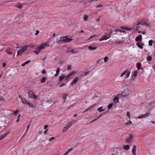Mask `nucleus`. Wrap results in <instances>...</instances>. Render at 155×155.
Returning <instances> with one entry per match:
<instances>
[{"label": "nucleus", "instance_id": "nucleus-63", "mask_svg": "<svg viewBox=\"0 0 155 155\" xmlns=\"http://www.w3.org/2000/svg\"><path fill=\"white\" fill-rule=\"evenodd\" d=\"M48 130V129L46 130L44 132V134H46L47 133V132Z\"/></svg>", "mask_w": 155, "mask_h": 155}, {"label": "nucleus", "instance_id": "nucleus-50", "mask_svg": "<svg viewBox=\"0 0 155 155\" xmlns=\"http://www.w3.org/2000/svg\"><path fill=\"white\" fill-rule=\"evenodd\" d=\"M73 149L72 148H70L67 151V152L69 153L70 151L73 150Z\"/></svg>", "mask_w": 155, "mask_h": 155}, {"label": "nucleus", "instance_id": "nucleus-18", "mask_svg": "<svg viewBox=\"0 0 155 155\" xmlns=\"http://www.w3.org/2000/svg\"><path fill=\"white\" fill-rule=\"evenodd\" d=\"M96 105H97V104L96 103L94 104V105L91 106V107H89L87 109L85 110V111H87L90 110V109L93 108Z\"/></svg>", "mask_w": 155, "mask_h": 155}, {"label": "nucleus", "instance_id": "nucleus-54", "mask_svg": "<svg viewBox=\"0 0 155 155\" xmlns=\"http://www.w3.org/2000/svg\"><path fill=\"white\" fill-rule=\"evenodd\" d=\"M65 84L64 83H63V84H61L59 86V87H63V86H65Z\"/></svg>", "mask_w": 155, "mask_h": 155}, {"label": "nucleus", "instance_id": "nucleus-43", "mask_svg": "<svg viewBox=\"0 0 155 155\" xmlns=\"http://www.w3.org/2000/svg\"><path fill=\"white\" fill-rule=\"evenodd\" d=\"M71 76L70 74L68 75L65 79V80L67 81L70 78Z\"/></svg>", "mask_w": 155, "mask_h": 155}, {"label": "nucleus", "instance_id": "nucleus-64", "mask_svg": "<svg viewBox=\"0 0 155 155\" xmlns=\"http://www.w3.org/2000/svg\"><path fill=\"white\" fill-rule=\"evenodd\" d=\"M48 125H45L44 127V129H46L48 128Z\"/></svg>", "mask_w": 155, "mask_h": 155}, {"label": "nucleus", "instance_id": "nucleus-9", "mask_svg": "<svg viewBox=\"0 0 155 155\" xmlns=\"http://www.w3.org/2000/svg\"><path fill=\"white\" fill-rule=\"evenodd\" d=\"M132 139V136L131 135L127 137L126 139V142L127 143H130L131 142Z\"/></svg>", "mask_w": 155, "mask_h": 155}, {"label": "nucleus", "instance_id": "nucleus-40", "mask_svg": "<svg viewBox=\"0 0 155 155\" xmlns=\"http://www.w3.org/2000/svg\"><path fill=\"white\" fill-rule=\"evenodd\" d=\"M102 38L103 39H106V40L108 39L107 36L106 35H103Z\"/></svg>", "mask_w": 155, "mask_h": 155}, {"label": "nucleus", "instance_id": "nucleus-49", "mask_svg": "<svg viewBox=\"0 0 155 155\" xmlns=\"http://www.w3.org/2000/svg\"><path fill=\"white\" fill-rule=\"evenodd\" d=\"M96 36V35H93V36H91V37H90L88 39V40H90L91 39L93 38V37H95Z\"/></svg>", "mask_w": 155, "mask_h": 155}, {"label": "nucleus", "instance_id": "nucleus-17", "mask_svg": "<svg viewBox=\"0 0 155 155\" xmlns=\"http://www.w3.org/2000/svg\"><path fill=\"white\" fill-rule=\"evenodd\" d=\"M113 101L114 102L116 103H118L119 102V98L118 97L116 96L113 99Z\"/></svg>", "mask_w": 155, "mask_h": 155}, {"label": "nucleus", "instance_id": "nucleus-12", "mask_svg": "<svg viewBox=\"0 0 155 155\" xmlns=\"http://www.w3.org/2000/svg\"><path fill=\"white\" fill-rule=\"evenodd\" d=\"M10 133L8 132L7 133H5L3 135H1L0 136V140H2L3 138H5V137Z\"/></svg>", "mask_w": 155, "mask_h": 155}, {"label": "nucleus", "instance_id": "nucleus-20", "mask_svg": "<svg viewBox=\"0 0 155 155\" xmlns=\"http://www.w3.org/2000/svg\"><path fill=\"white\" fill-rule=\"evenodd\" d=\"M121 28L123 29L124 30H131L132 29V28H129L127 27H121Z\"/></svg>", "mask_w": 155, "mask_h": 155}, {"label": "nucleus", "instance_id": "nucleus-52", "mask_svg": "<svg viewBox=\"0 0 155 155\" xmlns=\"http://www.w3.org/2000/svg\"><path fill=\"white\" fill-rule=\"evenodd\" d=\"M75 74V72L74 71H72L69 74L71 76V75L74 74Z\"/></svg>", "mask_w": 155, "mask_h": 155}, {"label": "nucleus", "instance_id": "nucleus-6", "mask_svg": "<svg viewBox=\"0 0 155 155\" xmlns=\"http://www.w3.org/2000/svg\"><path fill=\"white\" fill-rule=\"evenodd\" d=\"M6 52L9 54L12 55V54L13 49L10 48H9L6 50Z\"/></svg>", "mask_w": 155, "mask_h": 155}, {"label": "nucleus", "instance_id": "nucleus-41", "mask_svg": "<svg viewBox=\"0 0 155 155\" xmlns=\"http://www.w3.org/2000/svg\"><path fill=\"white\" fill-rule=\"evenodd\" d=\"M132 124V122L131 121H130V120H129L128 121V122H127L126 123V125H130V124Z\"/></svg>", "mask_w": 155, "mask_h": 155}, {"label": "nucleus", "instance_id": "nucleus-13", "mask_svg": "<svg viewBox=\"0 0 155 155\" xmlns=\"http://www.w3.org/2000/svg\"><path fill=\"white\" fill-rule=\"evenodd\" d=\"M15 6L17 8L21 9L22 8L23 5L22 4L18 3Z\"/></svg>", "mask_w": 155, "mask_h": 155}, {"label": "nucleus", "instance_id": "nucleus-4", "mask_svg": "<svg viewBox=\"0 0 155 155\" xmlns=\"http://www.w3.org/2000/svg\"><path fill=\"white\" fill-rule=\"evenodd\" d=\"M49 45L47 43H44L40 46L39 47H38L39 50L41 51L42 50L44 49L46 47L49 46Z\"/></svg>", "mask_w": 155, "mask_h": 155}, {"label": "nucleus", "instance_id": "nucleus-16", "mask_svg": "<svg viewBox=\"0 0 155 155\" xmlns=\"http://www.w3.org/2000/svg\"><path fill=\"white\" fill-rule=\"evenodd\" d=\"M120 95H121L124 97H126L128 95L126 91H123L122 92L121 94H120Z\"/></svg>", "mask_w": 155, "mask_h": 155}, {"label": "nucleus", "instance_id": "nucleus-21", "mask_svg": "<svg viewBox=\"0 0 155 155\" xmlns=\"http://www.w3.org/2000/svg\"><path fill=\"white\" fill-rule=\"evenodd\" d=\"M97 48V47H92L91 46L88 47V49L90 50H93L96 49Z\"/></svg>", "mask_w": 155, "mask_h": 155}, {"label": "nucleus", "instance_id": "nucleus-51", "mask_svg": "<svg viewBox=\"0 0 155 155\" xmlns=\"http://www.w3.org/2000/svg\"><path fill=\"white\" fill-rule=\"evenodd\" d=\"M27 104H28V105L30 107H33V105H32L31 104L29 103V102H28Z\"/></svg>", "mask_w": 155, "mask_h": 155}, {"label": "nucleus", "instance_id": "nucleus-28", "mask_svg": "<svg viewBox=\"0 0 155 155\" xmlns=\"http://www.w3.org/2000/svg\"><path fill=\"white\" fill-rule=\"evenodd\" d=\"M65 78V76L64 75H62L60 76L59 78V81H61Z\"/></svg>", "mask_w": 155, "mask_h": 155}, {"label": "nucleus", "instance_id": "nucleus-33", "mask_svg": "<svg viewBox=\"0 0 155 155\" xmlns=\"http://www.w3.org/2000/svg\"><path fill=\"white\" fill-rule=\"evenodd\" d=\"M137 71H135L134 73H133V76L134 77H136L137 75Z\"/></svg>", "mask_w": 155, "mask_h": 155}, {"label": "nucleus", "instance_id": "nucleus-10", "mask_svg": "<svg viewBox=\"0 0 155 155\" xmlns=\"http://www.w3.org/2000/svg\"><path fill=\"white\" fill-rule=\"evenodd\" d=\"M142 40V35H139L137 37L135 38V41H138L139 40Z\"/></svg>", "mask_w": 155, "mask_h": 155}, {"label": "nucleus", "instance_id": "nucleus-57", "mask_svg": "<svg viewBox=\"0 0 155 155\" xmlns=\"http://www.w3.org/2000/svg\"><path fill=\"white\" fill-rule=\"evenodd\" d=\"M106 40V39H103V38L102 37L101 38H100L99 39V40L100 41H101L103 40Z\"/></svg>", "mask_w": 155, "mask_h": 155}, {"label": "nucleus", "instance_id": "nucleus-46", "mask_svg": "<svg viewBox=\"0 0 155 155\" xmlns=\"http://www.w3.org/2000/svg\"><path fill=\"white\" fill-rule=\"evenodd\" d=\"M18 112V110H17L14 112V114L15 116H16Z\"/></svg>", "mask_w": 155, "mask_h": 155}, {"label": "nucleus", "instance_id": "nucleus-44", "mask_svg": "<svg viewBox=\"0 0 155 155\" xmlns=\"http://www.w3.org/2000/svg\"><path fill=\"white\" fill-rule=\"evenodd\" d=\"M130 114L129 112L127 111V115L129 118H130Z\"/></svg>", "mask_w": 155, "mask_h": 155}, {"label": "nucleus", "instance_id": "nucleus-55", "mask_svg": "<svg viewBox=\"0 0 155 155\" xmlns=\"http://www.w3.org/2000/svg\"><path fill=\"white\" fill-rule=\"evenodd\" d=\"M39 31L38 30H37L36 31V33H35V35H37L39 33Z\"/></svg>", "mask_w": 155, "mask_h": 155}, {"label": "nucleus", "instance_id": "nucleus-37", "mask_svg": "<svg viewBox=\"0 0 155 155\" xmlns=\"http://www.w3.org/2000/svg\"><path fill=\"white\" fill-rule=\"evenodd\" d=\"M88 18V16L86 15H84V21H86Z\"/></svg>", "mask_w": 155, "mask_h": 155}, {"label": "nucleus", "instance_id": "nucleus-26", "mask_svg": "<svg viewBox=\"0 0 155 155\" xmlns=\"http://www.w3.org/2000/svg\"><path fill=\"white\" fill-rule=\"evenodd\" d=\"M103 107H100L99 108H98L97 109V110L100 112H101L102 111H104L105 110L104 109H102V108Z\"/></svg>", "mask_w": 155, "mask_h": 155}, {"label": "nucleus", "instance_id": "nucleus-29", "mask_svg": "<svg viewBox=\"0 0 155 155\" xmlns=\"http://www.w3.org/2000/svg\"><path fill=\"white\" fill-rule=\"evenodd\" d=\"M130 146L128 145L124 146L123 147V148L124 149L127 150H129L130 148Z\"/></svg>", "mask_w": 155, "mask_h": 155}, {"label": "nucleus", "instance_id": "nucleus-59", "mask_svg": "<svg viewBox=\"0 0 155 155\" xmlns=\"http://www.w3.org/2000/svg\"><path fill=\"white\" fill-rule=\"evenodd\" d=\"M71 68V65H68L67 67V69L68 70H70Z\"/></svg>", "mask_w": 155, "mask_h": 155}, {"label": "nucleus", "instance_id": "nucleus-25", "mask_svg": "<svg viewBox=\"0 0 155 155\" xmlns=\"http://www.w3.org/2000/svg\"><path fill=\"white\" fill-rule=\"evenodd\" d=\"M36 49H37V50L34 51V52L37 55L41 51L39 50V49L38 48V47Z\"/></svg>", "mask_w": 155, "mask_h": 155}, {"label": "nucleus", "instance_id": "nucleus-60", "mask_svg": "<svg viewBox=\"0 0 155 155\" xmlns=\"http://www.w3.org/2000/svg\"><path fill=\"white\" fill-rule=\"evenodd\" d=\"M97 120V119H94V120H92L89 123V124H91V123L94 122V121L95 120Z\"/></svg>", "mask_w": 155, "mask_h": 155}, {"label": "nucleus", "instance_id": "nucleus-8", "mask_svg": "<svg viewBox=\"0 0 155 155\" xmlns=\"http://www.w3.org/2000/svg\"><path fill=\"white\" fill-rule=\"evenodd\" d=\"M29 94V98H32V96H33V95H34V92L30 90L29 92H28Z\"/></svg>", "mask_w": 155, "mask_h": 155}, {"label": "nucleus", "instance_id": "nucleus-35", "mask_svg": "<svg viewBox=\"0 0 155 155\" xmlns=\"http://www.w3.org/2000/svg\"><path fill=\"white\" fill-rule=\"evenodd\" d=\"M32 98H33L34 99H36L38 98V96L36 95L35 93L34 94V95H33V96H32Z\"/></svg>", "mask_w": 155, "mask_h": 155}, {"label": "nucleus", "instance_id": "nucleus-62", "mask_svg": "<svg viewBox=\"0 0 155 155\" xmlns=\"http://www.w3.org/2000/svg\"><path fill=\"white\" fill-rule=\"evenodd\" d=\"M3 67H5L6 66V64L5 63H3Z\"/></svg>", "mask_w": 155, "mask_h": 155}, {"label": "nucleus", "instance_id": "nucleus-38", "mask_svg": "<svg viewBox=\"0 0 155 155\" xmlns=\"http://www.w3.org/2000/svg\"><path fill=\"white\" fill-rule=\"evenodd\" d=\"M113 104L111 103L108 106V109H109L111 108V107H112L113 106Z\"/></svg>", "mask_w": 155, "mask_h": 155}, {"label": "nucleus", "instance_id": "nucleus-56", "mask_svg": "<svg viewBox=\"0 0 155 155\" xmlns=\"http://www.w3.org/2000/svg\"><path fill=\"white\" fill-rule=\"evenodd\" d=\"M71 52L72 53H75L76 52V51H75L74 50H71Z\"/></svg>", "mask_w": 155, "mask_h": 155}, {"label": "nucleus", "instance_id": "nucleus-53", "mask_svg": "<svg viewBox=\"0 0 155 155\" xmlns=\"http://www.w3.org/2000/svg\"><path fill=\"white\" fill-rule=\"evenodd\" d=\"M42 73L43 74H46V72L45 70H43L42 71Z\"/></svg>", "mask_w": 155, "mask_h": 155}, {"label": "nucleus", "instance_id": "nucleus-48", "mask_svg": "<svg viewBox=\"0 0 155 155\" xmlns=\"http://www.w3.org/2000/svg\"><path fill=\"white\" fill-rule=\"evenodd\" d=\"M111 34V32L110 34H107L106 35L107 36L108 39L110 37Z\"/></svg>", "mask_w": 155, "mask_h": 155}, {"label": "nucleus", "instance_id": "nucleus-61", "mask_svg": "<svg viewBox=\"0 0 155 155\" xmlns=\"http://www.w3.org/2000/svg\"><path fill=\"white\" fill-rule=\"evenodd\" d=\"M30 62V61H27L25 62V64H28V63H29Z\"/></svg>", "mask_w": 155, "mask_h": 155}, {"label": "nucleus", "instance_id": "nucleus-5", "mask_svg": "<svg viewBox=\"0 0 155 155\" xmlns=\"http://www.w3.org/2000/svg\"><path fill=\"white\" fill-rule=\"evenodd\" d=\"M149 114H150L149 113H147L145 114H143L138 116V118L140 119L144 118L146 117L149 116Z\"/></svg>", "mask_w": 155, "mask_h": 155}, {"label": "nucleus", "instance_id": "nucleus-36", "mask_svg": "<svg viewBox=\"0 0 155 155\" xmlns=\"http://www.w3.org/2000/svg\"><path fill=\"white\" fill-rule=\"evenodd\" d=\"M109 58L108 57H106L104 58V61L105 62H107Z\"/></svg>", "mask_w": 155, "mask_h": 155}, {"label": "nucleus", "instance_id": "nucleus-15", "mask_svg": "<svg viewBox=\"0 0 155 155\" xmlns=\"http://www.w3.org/2000/svg\"><path fill=\"white\" fill-rule=\"evenodd\" d=\"M148 25V24L147 23H146V22H145L142 21H140L139 23H137V26L138 25Z\"/></svg>", "mask_w": 155, "mask_h": 155}, {"label": "nucleus", "instance_id": "nucleus-30", "mask_svg": "<svg viewBox=\"0 0 155 155\" xmlns=\"http://www.w3.org/2000/svg\"><path fill=\"white\" fill-rule=\"evenodd\" d=\"M147 60L149 61H150L152 60V58L151 56H148L146 58Z\"/></svg>", "mask_w": 155, "mask_h": 155}, {"label": "nucleus", "instance_id": "nucleus-22", "mask_svg": "<svg viewBox=\"0 0 155 155\" xmlns=\"http://www.w3.org/2000/svg\"><path fill=\"white\" fill-rule=\"evenodd\" d=\"M21 102L24 104H27L28 102H27V100L24 98H21Z\"/></svg>", "mask_w": 155, "mask_h": 155}, {"label": "nucleus", "instance_id": "nucleus-1", "mask_svg": "<svg viewBox=\"0 0 155 155\" xmlns=\"http://www.w3.org/2000/svg\"><path fill=\"white\" fill-rule=\"evenodd\" d=\"M68 36L61 37L60 38V40H57L58 43L59 44H61V43H66L69 42L72 40L73 39L71 38H68Z\"/></svg>", "mask_w": 155, "mask_h": 155}, {"label": "nucleus", "instance_id": "nucleus-11", "mask_svg": "<svg viewBox=\"0 0 155 155\" xmlns=\"http://www.w3.org/2000/svg\"><path fill=\"white\" fill-rule=\"evenodd\" d=\"M144 44L141 43L140 42H138L137 44V46L140 49H143V47L142 45H144Z\"/></svg>", "mask_w": 155, "mask_h": 155}, {"label": "nucleus", "instance_id": "nucleus-19", "mask_svg": "<svg viewBox=\"0 0 155 155\" xmlns=\"http://www.w3.org/2000/svg\"><path fill=\"white\" fill-rule=\"evenodd\" d=\"M60 71V68H58L57 69V70L56 71V73L54 75V76L57 77V76H58L59 74V73Z\"/></svg>", "mask_w": 155, "mask_h": 155}, {"label": "nucleus", "instance_id": "nucleus-23", "mask_svg": "<svg viewBox=\"0 0 155 155\" xmlns=\"http://www.w3.org/2000/svg\"><path fill=\"white\" fill-rule=\"evenodd\" d=\"M113 31H115V32L119 31V32H124V33L126 32L125 31H124L122 30H121L119 29H115L113 30Z\"/></svg>", "mask_w": 155, "mask_h": 155}, {"label": "nucleus", "instance_id": "nucleus-45", "mask_svg": "<svg viewBox=\"0 0 155 155\" xmlns=\"http://www.w3.org/2000/svg\"><path fill=\"white\" fill-rule=\"evenodd\" d=\"M130 74V72H128L127 73V74L126 76H125V78H128L129 77Z\"/></svg>", "mask_w": 155, "mask_h": 155}, {"label": "nucleus", "instance_id": "nucleus-58", "mask_svg": "<svg viewBox=\"0 0 155 155\" xmlns=\"http://www.w3.org/2000/svg\"><path fill=\"white\" fill-rule=\"evenodd\" d=\"M103 6V5H97V6L96 7V8H99V7H102Z\"/></svg>", "mask_w": 155, "mask_h": 155}, {"label": "nucleus", "instance_id": "nucleus-3", "mask_svg": "<svg viewBox=\"0 0 155 155\" xmlns=\"http://www.w3.org/2000/svg\"><path fill=\"white\" fill-rule=\"evenodd\" d=\"M75 122V120H73L71 121L69 123H67V125L66 126L64 127L63 129V132H65L66 131V130L68 129Z\"/></svg>", "mask_w": 155, "mask_h": 155}, {"label": "nucleus", "instance_id": "nucleus-27", "mask_svg": "<svg viewBox=\"0 0 155 155\" xmlns=\"http://www.w3.org/2000/svg\"><path fill=\"white\" fill-rule=\"evenodd\" d=\"M46 77H43L41 80V82L42 83H44L46 81Z\"/></svg>", "mask_w": 155, "mask_h": 155}, {"label": "nucleus", "instance_id": "nucleus-47", "mask_svg": "<svg viewBox=\"0 0 155 155\" xmlns=\"http://www.w3.org/2000/svg\"><path fill=\"white\" fill-rule=\"evenodd\" d=\"M55 138L54 137H52L49 139V141H51L54 140Z\"/></svg>", "mask_w": 155, "mask_h": 155}, {"label": "nucleus", "instance_id": "nucleus-14", "mask_svg": "<svg viewBox=\"0 0 155 155\" xmlns=\"http://www.w3.org/2000/svg\"><path fill=\"white\" fill-rule=\"evenodd\" d=\"M78 77L75 78V79L71 82V84L73 85L74 84H75L78 81Z\"/></svg>", "mask_w": 155, "mask_h": 155}, {"label": "nucleus", "instance_id": "nucleus-2", "mask_svg": "<svg viewBox=\"0 0 155 155\" xmlns=\"http://www.w3.org/2000/svg\"><path fill=\"white\" fill-rule=\"evenodd\" d=\"M29 47V46L24 45L19 47H17V48H19L20 49L18 51L17 56L21 55L22 53L27 50Z\"/></svg>", "mask_w": 155, "mask_h": 155}, {"label": "nucleus", "instance_id": "nucleus-39", "mask_svg": "<svg viewBox=\"0 0 155 155\" xmlns=\"http://www.w3.org/2000/svg\"><path fill=\"white\" fill-rule=\"evenodd\" d=\"M20 116H21L20 114H19V115H18V119L16 121V122H18L20 120Z\"/></svg>", "mask_w": 155, "mask_h": 155}, {"label": "nucleus", "instance_id": "nucleus-42", "mask_svg": "<svg viewBox=\"0 0 155 155\" xmlns=\"http://www.w3.org/2000/svg\"><path fill=\"white\" fill-rule=\"evenodd\" d=\"M67 95L66 94H64L63 97V98L65 100L64 101V102H65L66 100V98L67 97Z\"/></svg>", "mask_w": 155, "mask_h": 155}, {"label": "nucleus", "instance_id": "nucleus-31", "mask_svg": "<svg viewBox=\"0 0 155 155\" xmlns=\"http://www.w3.org/2000/svg\"><path fill=\"white\" fill-rule=\"evenodd\" d=\"M153 42V41L152 40H150L149 41V45L150 46H151L152 45V43Z\"/></svg>", "mask_w": 155, "mask_h": 155}, {"label": "nucleus", "instance_id": "nucleus-24", "mask_svg": "<svg viewBox=\"0 0 155 155\" xmlns=\"http://www.w3.org/2000/svg\"><path fill=\"white\" fill-rule=\"evenodd\" d=\"M136 65L137 69L138 70H140V68L141 64L140 63L138 62L137 63Z\"/></svg>", "mask_w": 155, "mask_h": 155}, {"label": "nucleus", "instance_id": "nucleus-7", "mask_svg": "<svg viewBox=\"0 0 155 155\" xmlns=\"http://www.w3.org/2000/svg\"><path fill=\"white\" fill-rule=\"evenodd\" d=\"M136 150V146L134 145L132 148V153L134 155H136V154L135 153Z\"/></svg>", "mask_w": 155, "mask_h": 155}, {"label": "nucleus", "instance_id": "nucleus-32", "mask_svg": "<svg viewBox=\"0 0 155 155\" xmlns=\"http://www.w3.org/2000/svg\"><path fill=\"white\" fill-rule=\"evenodd\" d=\"M127 72V70H125V71H124L123 72L122 74H121L120 77H121L122 76H123Z\"/></svg>", "mask_w": 155, "mask_h": 155}, {"label": "nucleus", "instance_id": "nucleus-34", "mask_svg": "<svg viewBox=\"0 0 155 155\" xmlns=\"http://www.w3.org/2000/svg\"><path fill=\"white\" fill-rule=\"evenodd\" d=\"M90 73V72L89 71H87L86 72H84V74L83 75V76L84 77L87 75L88 74H89Z\"/></svg>", "mask_w": 155, "mask_h": 155}]
</instances>
